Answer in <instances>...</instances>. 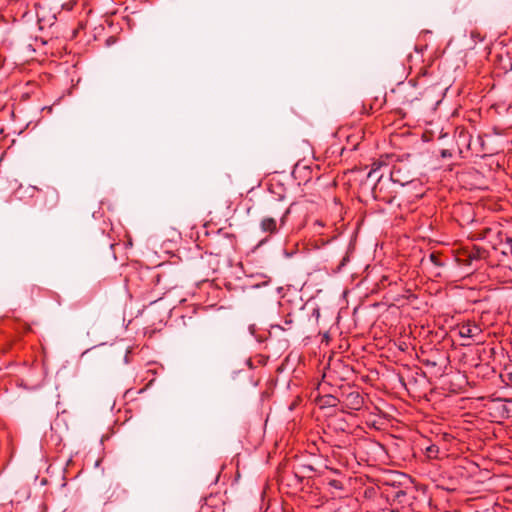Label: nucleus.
I'll return each instance as SVG.
<instances>
[{"label": "nucleus", "instance_id": "1", "mask_svg": "<svg viewBox=\"0 0 512 512\" xmlns=\"http://www.w3.org/2000/svg\"><path fill=\"white\" fill-rule=\"evenodd\" d=\"M147 274L150 284L157 288L156 299L152 300L151 303L161 299L162 295L177 286V281L171 278L166 271L148 270Z\"/></svg>", "mask_w": 512, "mask_h": 512}, {"label": "nucleus", "instance_id": "2", "mask_svg": "<svg viewBox=\"0 0 512 512\" xmlns=\"http://www.w3.org/2000/svg\"><path fill=\"white\" fill-rule=\"evenodd\" d=\"M271 212L274 215H279V226L277 225L276 219L274 217H264L260 222V229L264 233L275 234L278 231V228H282L286 225L288 216L291 212L290 207H283L281 209L272 208Z\"/></svg>", "mask_w": 512, "mask_h": 512}, {"label": "nucleus", "instance_id": "3", "mask_svg": "<svg viewBox=\"0 0 512 512\" xmlns=\"http://www.w3.org/2000/svg\"><path fill=\"white\" fill-rule=\"evenodd\" d=\"M459 138L463 139L465 142L467 141L466 146L468 150H471L472 153L478 157L485 158L494 154V151L486 147L484 137L482 135H478L473 139L467 132L462 130L459 133Z\"/></svg>", "mask_w": 512, "mask_h": 512}, {"label": "nucleus", "instance_id": "4", "mask_svg": "<svg viewBox=\"0 0 512 512\" xmlns=\"http://www.w3.org/2000/svg\"><path fill=\"white\" fill-rule=\"evenodd\" d=\"M389 181H383L382 176L378 178L376 185L372 189V194L375 200L391 204L396 195L393 191H388Z\"/></svg>", "mask_w": 512, "mask_h": 512}, {"label": "nucleus", "instance_id": "5", "mask_svg": "<svg viewBox=\"0 0 512 512\" xmlns=\"http://www.w3.org/2000/svg\"><path fill=\"white\" fill-rule=\"evenodd\" d=\"M38 198L43 208L51 210L58 204L59 193L56 189L48 187L46 190L40 192Z\"/></svg>", "mask_w": 512, "mask_h": 512}, {"label": "nucleus", "instance_id": "6", "mask_svg": "<svg viewBox=\"0 0 512 512\" xmlns=\"http://www.w3.org/2000/svg\"><path fill=\"white\" fill-rule=\"evenodd\" d=\"M343 404L346 408L359 411L364 405V398L358 391L343 394Z\"/></svg>", "mask_w": 512, "mask_h": 512}, {"label": "nucleus", "instance_id": "7", "mask_svg": "<svg viewBox=\"0 0 512 512\" xmlns=\"http://www.w3.org/2000/svg\"><path fill=\"white\" fill-rule=\"evenodd\" d=\"M480 333V327L474 323H466L459 328V335L463 338H476Z\"/></svg>", "mask_w": 512, "mask_h": 512}, {"label": "nucleus", "instance_id": "8", "mask_svg": "<svg viewBox=\"0 0 512 512\" xmlns=\"http://www.w3.org/2000/svg\"><path fill=\"white\" fill-rule=\"evenodd\" d=\"M48 39H45L43 37L35 36L33 37V42L28 43V48L34 52L42 51L43 53H46V51L43 49L44 46L47 44Z\"/></svg>", "mask_w": 512, "mask_h": 512}, {"label": "nucleus", "instance_id": "9", "mask_svg": "<svg viewBox=\"0 0 512 512\" xmlns=\"http://www.w3.org/2000/svg\"><path fill=\"white\" fill-rule=\"evenodd\" d=\"M485 250L483 248L474 246L468 254L469 263L473 260H480L483 257Z\"/></svg>", "mask_w": 512, "mask_h": 512}, {"label": "nucleus", "instance_id": "10", "mask_svg": "<svg viewBox=\"0 0 512 512\" xmlns=\"http://www.w3.org/2000/svg\"><path fill=\"white\" fill-rule=\"evenodd\" d=\"M426 456L430 459H437L439 455V447L435 444H431L425 448Z\"/></svg>", "mask_w": 512, "mask_h": 512}, {"label": "nucleus", "instance_id": "11", "mask_svg": "<svg viewBox=\"0 0 512 512\" xmlns=\"http://www.w3.org/2000/svg\"><path fill=\"white\" fill-rule=\"evenodd\" d=\"M399 173H400V169H396V167H393V169L391 170V173H390L389 181H391L393 183H399L401 186H403L406 183H408V181H401L400 178H397V174H399Z\"/></svg>", "mask_w": 512, "mask_h": 512}, {"label": "nucleus", "instance_id": "12", "mask_svg": "<svg viewBox=\"0 0 512 512\" xmlns=\"http://www.w3.org/2000/svg\"><path fill=\"white\" fill-rule=\"evenodd\" d=\"M429 258H430L431 262L433 264H435L436 266H440L441 265V263L439 261V257L435 253H431Z\"/></svg>", "mask_w": 512, "mask_h": 512}, {"label": "nucleus", "instance_id": "13", "mask_svg": "<svg viewBox=\"0 0 512 512\" xmlns=\"http://www.w3.org/2000/svg\"><path fill=\"white\" fill-rule=\"evenodd\" d=\"M504 242L506 245H508L510 253L512 255V237H506Z\"/></svg>", "mask_w": 512, "mask_h": 512}, {"label": "nucleus", "instance_id": "14", "mask_svg": "<svg viewBox=\"0 0 512 512\" xmlns=\"http://www.w3.org/2000/svg\"><path fill=\"white\" fill-rule=\"evenodd\" d=\"M336 398L333 397V396H329L328 397V401H327V404H329L330 406H334L335 405V402H336Z\"/></svg>", "mask_w": 512, "mask_h": 512}, {"label": "nucleus", "instance_id": "15", "mask_svg": "<svg viewBox=\"0 0 512 512\" xmlns=\"http://www.w3.org/2000/svg\"><path fill=\"white\" fill-rule=\"evenodd\" d=\"M117 41V38L115 36H110L108 39H107V45H111V44H114L115 42Z\"/></svg>", "mask_w": 512, "mask_h": 512}, {"label": "nucleus", "instance_id": "16", "mask_svg": "<svg viewBox=\"0 0 512 512\" xmlns=\"http://www.w3.org/2000/svg\"><path fill=\"white\" fill-rule=\"evenodd\" d=\"M373 492H374V489H373V488L366 489V490H365V495H366V496H370Z\"/></svg>", "mask_w": 512, "mask_h": 512}, {"label": "nucleus", "instance_id": "17", "mask_svg": "<svg viewBox=\"0 0 512 512\" xmlns=\"http://www.w3.org/2000/svg\"><path fill=\"white\" fill-rule=\"evenodd\" d=\"M451 154L447 151V150H442L441 152V156L442 157H447V156H450Z\"/></svg>", "mask_w": 512, "mask_h": 512}, {"label": "nucleus", "instance_id": "18", "mask_svg": "<svg viewBox=\"0 0 512 512\" xmlns=\"http://www.w3.org/2000/svg\"><path fill=\"white\" fill-rule=\"evenodd\" d=\"M330 485H331V486H333V487H336V488H338V487H339V486H338V481H336V480H332V481L330 482Z\"/></svg>", "mask_w": 512, "mask_h": 512}, {"label": "nucleus", "instance_id": "19", "mask_svg": "<svg viewBox=\"0 0 512 512\" xmlns=\"http://www.w3.org/2000/svg\"><path fill=\"white\" fill-rule=\"evenodd\" d=\"M314 225H318V226H320V227H322V226H323L322 222H321V221H318V220H317V221H315Z\"/></svg>", "mask_w": 512, "mask_h": 512}, {"label": "nucleus", "instance_id": "20", "mask_svg": "<svg viewBox=\"0 0 512 512\" xmlns=\"http://www.w3.org/2000/svg\"><path fill=\"white\" fill-rule=\"evenodd\" d=\"M374 172H375V170H371V171L368 173V177H370Z\"/></svg>", "mask_w": 512, "mask_h": 512}, {"label": "nucleus", "instance_id": "21", "mask_svg": "<svg viewBox=\"0 0 512 512\" xmlns=\"http://www.w3.org/2000/svg\"><path fill=\"white\" fill-rule=\"evenodd\" d=\"M510 376H511V379H512V373L510 374Z\"/></svg>", "mask_w": 512, "mask_h": 512}]
</instances>
